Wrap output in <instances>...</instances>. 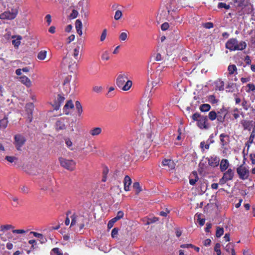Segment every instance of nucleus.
I'll use <instances>...</instances> for the list:
<instances>
[{"label": "nucleus", "instance_id": "nucleus-9", "mask_svg": "<svg viewBox=\"0 0 255 255\" xmlns=\"http://www.w3.org/2000/svg\"><path fill=\"white\" fill-rule=\"evenodd\" d=\"M237 173L243 180L247 179L249 176V170L243 166H240L237 168Z\"/></svg>", "mask_w": 255, "mask_h": 255}, {"label": "nucleus", "instance_id": "nucleus-62", "mask_svg": "<svg viewBox=\"0 0 255 255\" xmlns=\"http://www.w3.org/2000/svg\"><path fill=\"white\" fill-rule=\"evenodd\" d=\"M2 230H8L12 228V226L10 225H6L1 227Z\"/></svg>", "mask_w": 255, "mask_h": 255}, {"label": "nucleus", "instance_id": "nucleus-54", "mask_svg": "<svg viewBox=\"0 0 255 255\" xmlns=\"http://www.w3.org/2000/svg\"><path fill=\"white\" fill-rule=\"evenodd\" d=\"M217 84H219V86H217V88L220 91H221V90H223L224 89V83L223 82H221V81H217L216 82Z\"/></svg>", "mask_w": 255, "mask_h": 255}, {"label": "nucleus", "instance_id": "nucleus-43", "mask_svg": "<svg viewBox=\"0 0 255 255\" xmlns=\"http://www.w3.org/2000/svg\"><path fill=\"white\" fill-rule=\"evenodd\" d=\"M107 35V30L106 29H104L103 30L101 35L100 36V41H104L106 38Z\"/></svg>", "mask_w": 255, "mask_h": 255}, {"label": "nucleus", "instance_id": "nucleus-36", "mask_svg": "<svg viewBox=\"0 0 255 255\" xmlns=\"http://www.w3.org/2000/svg\"><path fill=\"white\" fill-rule=\"evenodd\" d=\"M75 106H76L78 115H81L83 112V110H82V106L80 104V102L79 101H76Z\"/></svg>", "mask_w": 255, "mask_h": 255}, {"label": "nucleus", "instance_id": "nucleus-32", "mask_svg": "<svg viewBox=\"0 0 255 255\" xmlns=\"http://www.w3.org/2000/svg\"><path fill=\"white\" fill-rule=\"evenodd\" d=\"M228 70L229 74H234L237 71V67L235 65H230L228 66Z\"/></svg>", "mask_w": 255, "mask_h": 255}, {"label": "nucleus", "instance_id": "nucleus-55", "mask_svg": "<svg viewBox=\"0 0 255 255\" xmlns=\"http://www.w3.org/2000/svg\"><path fill=\"white\" fill-rule=\"evenodd\" d=\"M68 128L71 132H73L74 131V123L73 121H72L70 123H68Z\"/></svg>", "mask_w": 255, "mask_h": 255}, {"label": "nucleus", "instance_id": "nucleus-52", "mask_svg": "<svg viewBox=\"0 0 255 255\" xmlns=\"http://www.w3.org/2000/svg\"><path fill=\"white\" fill-rule=\"evenodd\" d=\"M75 36L74 34L70 35L66 40V43L69 44L71 42L73 41L75 39Z\"/></svg>", "mask_w": 255, "mask_h": 255}, {"label": "nucleus", "instance_id": "nucleus-42", "mask_svg": "<svg viewBox=\"0 0 255 255\" xmlns=\"http://www.w3.org/2000/svg\"><path fill=\"white\" fill-rule=\"evenodd\" d=\"M70 60V59L66 57L64 59V61L65 62H66V63H68V67H69V69H71L72 68V66L74 65H75L76 64V62H68V61Z\"/></svg>", "mask_w": 255, "mask_h": 255}, {"label": "nucleus", "instance_id": "nucleus-51", "mask_svg": "<svg viewBox=\"0 0 255 255\" xmlns=\"http://www.w3.org/2000/svg\"><path fill=\"white\" fill-rule=\"evenodd\" d=\"M5 159L7 160L8 162L12 163L16 160V158L14 156H6L5 157Z\"/></svg>", "mask_w": 255, "mask_h": 255}, {"label": "nucleus", "instance_id": "nucleus-19", "mask_svg": "<svg viewBox=\"0 0 255 255\" xmlns=\"http://www.w3.org/2000/svg\"><path fill=\"white\" fill-rule=\"evenodd\" d=\"M131 184V180L128 176H126L124 179V189L126 191L129 190V186Z\"/></svg>", "mask_w": 255, "mask_h": 255}, {"label": "nucleus", "instance_id": "nucleus-24", "mask_svg": "<svg viewBox=\"0 0 255 255\" xmlns=\"http://www.w3.org/2000/svg\"><path fill=\"white\" fill-rule=\"evenodd\" d=\"M244 89L246 92L250 93L251 92H255V85L253 83L248 84L245 87Z\"/></svg>", "mask_w": 255, "mask_h": 255}, {"label": "nucleus", "instance_id": "nucleus-15", "mask_svg": "<svg viewBox=\"0 0 255 255\" xmlns=\"http://www.w3.org/2000/svg\"><path fill=\"white\" fill-rule=\"evenodd\" d=\"M11 38L12 39V45L15 48H18L21 43V40L22 39V37L20 35H16L12 36Z\"/></svg>", "mask_w": 255, "mask_h": 255}, {"label": "nucleus", "instance_id": "nucleus-21", "mask_svg": "<svg viewBox=\"0 0 255 255\" xmlns=\"http://www.w3.org/2000/svg\"><path fill=\"white\" fill-rule=\"evenodd\" d=\"M65 100V97L61 95H58L57 97V100L55 101V108L56 110L58 109L60 107V104L62 103Z\"/></svg>", "mask_w": 255, "mask_h": 255}, {"label": "nucleus", "instance_id": "nucleus-11", "mask_svg": "<svg viewBox=\"0 0 255 255\" xmlns=\"http://www.w3.org/2000/svg\"><path fill=\"white\" fill-rule=\"evenodd\" d=\"M81 51L82 49L81 47L77 45L73 48L70 52V54L75 59L78 60L80 58Z\"/></svg>", "mask_w": 255, "mask_h": 255}, {"label": "nucleus", "instance_id": "nucleus-61", "mask_svg": "<svg viewBox=\"0 0 255 255\" xmlns=\"http://www.w3.org/2000/svg\"><path fill=\"white\" fill-rule=\"evenodd\" d=\"M204 26L206 28L210 29L213 27V24L211 22H207L204 24Z\"/></svg>", "mask_w": 255, "mask_h": 255}, {"label": "nucleus", "instance_id": "nucleus-60", "mask_svg": "<svg viewBox=\"0 0 255 255\" xmlns=\"http://www.w3.org/2000/svg\"><path fill=\"white\" fill-rule=\"evenodd\" d=\"M251 80V78L250 77H242L241 79V81L242 83H247L249 82Z\"/></svg>", "mask_w": 255, "mask_h": 255}, {"label": "nucleus", "instance_id": "nucleus-41", "mask_svg": "<svg viewBox=\"0 0 255 255\" xmlns=\"http://www.w3.org/2000/svg\"><path fill=\"white\" fill-rule=\"evenodd\" d=\"M133 188L135 190L136 193H139L141 189L138 182H135L133 185Z\"/></svg>", "mask_w": 255, "mask_h": 255}, {"label": "nucleus", "instance_id": "nucleus-12", "mask_svg": "<svg viewBox=\"0 0 255 255\" xmlns=\"http://www.w3.org/2000/svg\"><path fill=\"white\" fill-rule=\"evenodd\" d=\"M18 79L19 81L25 85L27 88H29L32 86L31 81L27 76L22 75L20 76Z\"/></svg>", "mask_w": 255, "mask_h": 255}, {"label": "nucleus", "instance_id": "nucleus-49", "mask_svg": "<svg viewBox=\"0 0 255 255\" xmlns=\"http://www.w3.org/2000/svg\"><path fill=\"white\" fill-rule=\"evenodd\" d=\"M208 101L211 103H216L218 102V100L213 95H211L208 97Z\"/></svg>", "mask_w": 255, "mask_h": 255}, {"label": "nucleus", "instance_id": "nucleus-5", "mask_svg": "<svg viewBox=\"0 0 255 255\" xmlns=\"http://www.w3.org/2000/svg\"><path fill=\"white\" fill-rule=\"evenodd\" d=\"M13 143L17 150H21L22 148L26 141L25 136L20 133H17L14 135Z\"/></svg>", "mask_w": 255, "mask_h": 255}, {"label": "nucleus", "instance_id": "nucleus-40", "mask_svg": "<svg viewBox=\"0 0 255 255\" xmlns=\"http://www.w3.org/2000/svg\"><path fill=\"white\" fill-rule=\"evenodd\" d=\"M75 27L76 30L82 29V23L80 20L77 19L76 20Z\"/></svg>", "mask_w": 255, "mask_h": 255}, {"label": "nucleus", "instance_id": "nucleus-45", "mask_svg": "<svg viewBox=\"0 0 255 255\" xmlns=\"http://www.w3.org/2000/svg\"><path fill=\"white\" fill-rule=\"evenodd\" d=\"M12 232L14 234H23L27 232L26 231L23 229L13 230Z\"/></svg>", "mask_w": 255, "mask_h": 255}, {"label": "nucleus", "instance_id": "nucleus-14", "mask_svg": "<svg viewBox=\"0 0 255 255\" xmlns=\"http://www.w3.org/2000/svg\"><path fill=\"white\" fill-rule=\"evenodd\" d=\"M209 164L213 167H216L219 164L220 159L217 156L213 155L208 158Z\"/></svg>", "mask_w": 255, "mask_h": 255}, {"label": "nucleus", "instance_id": "nucleus-3", "mask_svg": "<svg viewBox=\"0 0 255 255\" xmlns=\"http://www.w3.org/2000/svg\"><path fill=\"white\" fill-rule=\"evenodd\" d=\"M246 43L244 41H238L236 39L229 40L226 44V47L230 50H242L246 47Z\"/></svg>", "mask_w": 255, "mask_h": 255}, {"label": "nucleus", "instance_id": "nucleus-31", "mask_svg": "<svg viewBox=\"0 0 255 255\" xmlns=\"http://www.w3.org/2000/svg\"><path fill=\"white\" fill-rule=\"evenodd\" d=\"M81 219H82V217L73 216L71 223V226L75 225L76 223L79 222Z\"/></svg>", "mask_w": 255, "mask_h": 255}, {"label": "nucleus", "instance_id": "nucleus-13", "mask_svg": "<svg viewBox=\"0 0 255 255\" xmlns=\"http://www.w3.org/2000/svg\"><path fill=\"white\" fill-rule=\"evenodd\" d=\"M74 107V104L71 100L67 102L63 108V112L66 115L71 113Z\"/></svg>", "mask_w": 255, "mask_h": 255}, {"label": "nucleus", "instance_id": "nucleus-63", "mask_svg": "<svg viewBox=\"0 0 255 255\" xmlns=\"http://www.w3.org/2000/svg\"><path fill=\"white\" fill-rule=\"evenodd\" d=\"M181 248H189L193 247V245L188 244H183L180 246Z\"/></svg>", "mask_w": 255, "mask_h": 255}, {"label": "nucleus", "instance_id": "nucleus-56", "mask_svg": "<svg viewBox=\"0 0 255 255\" xmlns=\"http://www.w3.org/2000/svg\"><path fill=\"white\" fill-rule=\"evenodd\" d=\"M118 233V230L117 228H114L112 231V237L113 238L117 237Z\"/></svg>", "mask_w": 255, "mask_h": 255}, {"label": "nucleus", "instance_id": "nucleus-7", "mask_svg": "<svg viewBox=\"0 0 255 255\" xmlns=\"http://www.w3.org/2000/svg\"><path fill=\"white\" fill-rule=\"evenodd\" d=\"M60 165L64 168L73 170L75 165V162L73 160L66 159L62 157L59 159Z\"/></svg>", "mask_w": 255, "mask_h": 255}, {"label": "nucleus", "instance_id": "nucleus-59", "mask_svg": "<svg viewBox=\"0 0 255 255\" xmlns=\"http://www.w3.org/2000/svg\"><path fill=\"white\" fill-rule=\"evenodd\" d=\"M200 145H201V147L203 149H207L209 148V144H206L205 142L204 141L201 142Z\"/></svg>", "mask_w": 255, "mask_h": 255}, {"label": "nucleus", "instance_id": "nucleus-46", "mask_svg": "<svg viewBox=\"0 0 255 255\" xmlns=\"http://www.w3.org/2000/svg\"><path fill=\"white\" fill-rule=\"evenodd\" d=\"M221 245L220 244H216L214 248L215 251L216 252L217 255H221V251L220 250Z\"/></svg>", "mask_w": 255, "mask_h": 255}, {"label": "nucleus", "instance_id": "nucleus-48", "mask_svg": "<svg viewBox=\"0 0 255 255\" xmlns=\"http://www.w3.org/2000/svg\"><path fill=\"white\" fill-rule=\"evenodd\" d=\"M218 6L220 8H225L226 9H228L230 7L229 5L226 4V3H223V2H220V3H219Z\"/></svg>", "mask_w": 255, "mask_h": 255}, {"label": "nucleus", "instance_id": "nucleus-38", "mask_svg": "<svg viewBox=\"0 0 255 255\" xmlns=\"http://www.w3.org/2000/svg\"><path fill=\"white\" fill-rule=\"evenodd\" d=\"M65 142L66 145L67 146V147L68 148H69L71 150L73 149V148H72L73 143H72L71 140L69 138H68V137L66 138L65 139Z\"/></svg>", "mask_w": 255, "mask_h": 255}, {"label": "nucleus", "instance_id": "nucleus-34", "mask_svg": "<svg viewBox=\"0 0 255 255\" xmlns=\"http://www.w3.org/2000/svg\"><path fill=\"white\" fill-rule=\"evenodd\" d=\"M51 255H63L61 251L57 248H54L52 250L51 252Z\"/></svg>", "mask_w": 255, "mask_h": 255}, {"label": "nucleus", "instance_id": "nucleus-30", "mask_svg": "<svg viewBox=\"0 0 255 255\" xmlns=\"http://www.w3.org/2000/svg\"><path fill=\"white\" fill-rule=\"evenodd\" d=\"M225 249L228 253H231L232 255H235V251L233 248V245L232 244H227L225 247Z\"/></svg>", "mask_w": 255, "mask_h": 255}, {"label": "nucleus", "instance_id": "nucleus-17", "mask_svg": "<svg viewBox=\"0 0 255 255\" xmlns=\"http://www.w3.org/2000/svg\"><path fill=\"white\" fill-rule=\"evenodd\" d=\"M230 164L229 161L226 159H223L220 162V167L222 172L228 169Z\"/></svg>", "mask_w": 255, "mask_h": 255}, {"label": "nucleus", "instance_id": "nucleus-20", "mask_svg": "<svg viewBox=\"0 0 255 255\" xmlns=\"http://www.w3.org/2000/svg\"><path fill=\"white\" fill-rule=\"evenodd\" d=\"M221 144L223 147H224L228 142L229 137L227 135L222 133L220 136Z\"/></svg>", "mask_w": 255, "mask_h": 255}, {"label": "nucleus", "instance_id": "nucleus-53", "mask_svg": "<svg viewBox=\"0 0 255 255\" xmlns=\"http://www.w3.org/2000/svg\"><path fill=\"white\" fill-rule=\"evenodd\" d=\"M102 87L101 86H96L93 87V91L97 93H99L102 91Z\"/></svg>", "mask_w": 255, "mask_h": 255}, {"label": "nucleus", "instance_id": "nucleus-58", "mask_svg": "<svg viewBox=\"0 0 255 255\" xmlns=\"http://www.w3.org/2000/svg\"><path fill=\"white\" fill-rule=\"evenodd\" d=\"M78 12L76 10H73L72 13L70 14V17L71 18H75L77 16Z\"/></svg>", "mask_w": 255, "mask_h": 255}, {"label": "nucleus", "instance_id": "nucleus-18", "mask_svg": "<svg viewBox=\"0 0 255 255\" xmlns=\"http://www.w3.org/2000/svg\"><path fill=\"white\" fill-rule=\"evenodd\" d=\"M26 110L28 112V118L29 122H30L32 121V112L34 109V106L32 104L30 103L26 106Z\"/></svg>", "mask_w": 255, "mask_h": 255}, {"label": "nucleus", "instance_id": "nucleus-27", "mask_svg": "<svg viewBox=\"0 0 255 255\" xmlns=\"http://www.w3.org/2000/svg\"><path fill=\"white\" fill-rule=\"evenodd\" d=\"M191 178H193L190 179L189 183L191 185H193L195 184L198 179L197 173L196 172H192V174L191 175Z\"/></svg>", "mask_w": 255, "mask_h": 255}, {"label": "nucleus", "instance_id": "nucleus-57", "mask_svg": "<svg viewBox=\"0 0 255 255\" xmlns=\"http://www.w3.org/2000/svg\"><path fill=\"white\" fill-rule=\"evenodd\" d=\"M169 24L167 22H164L163 23L161 26V28L162 30L165 31L166 30L169 28Z\"/></svg>", "mask_w": 255, "mask_h": 255}, {"label": "nucleus", "instance_id": "nucleus-35", "mask_svg": "<svg viewBox=\"0 0 255 255\" xmlns=\"http://www.w3.org/2000/svg\"><path fill=\"white\" fill-rule=\"evenodd\" d=\"M210 105L205 104L202 105L200 107V109L202 112H207L210 110Z\"/></svg>", "mask_w": 255, "mask_h": 255}, {"label": "nucleus", "instance_id": "nucleus-23", "mask_svg": "<svg viewBox=\"0 0 255 255\" xmlns=\"http://www.w3.org/2000/svg\"><path fill=\"white\" fill-rule=\"evenodd\" d=\"M102 132V128H101L97 127L91 129L89 133L92 136H97L99 135Z\"/></svg>", "mask_w": 255, "mask_h": 255}, {"label": "nucleus", "instance_id": "nucleus-29", "mask_svg": "<svg viewBox=\"0 0 255 255\" xmlns=\"http://www.w3.org/2000/svg\"><path fill=\"white\" fill-rule=\"evenodd\" d=\"M128 32L126 31L125 32H122L120 34L119 39L121 41H126L128 37Z\"/></svg>", "mask_w": 255, "mask_h": 255}, {"label": "nucleus", "instance_id": "nucleus-50", "mask_svg": "<svg viewBox=\"0 0 255 255\" xmlns=\"http://www.w3.org/2000/svg\"><path fill=\"white\" fill-rule=\"evenodd\" d=\"M71 79H72L71 76H69L67 77L64 80V85L65 86H68V87H69V83H70V82Z\"/></svg>", "mask_w": 255, "mask_h": 255}, {"label": "nucleus", "instance_id": "nucleus-44", "mask_svg": "<svg viewBox=\"0 0 255 255\" xmlns=\"http://www.w3.org/2000/svg\"><path fill=\"white\" fill-rule=\"evenodd\" d=\"M217 117V114L215 112L211 111L209 114V118L211 121H214Z\"/></svg>", "mask_w": 255, "mask_h": 255}, {"label": "nucleus", "instance_id": "nucleus-22", "mask_svg": "<svg viewBox=\"0 0 255 255\" xmlns=\"http://www.w3.org/2000/svg\"><path fill=\"white\" fill-rule=\"evenodd\" d=\"M47 52L46 50H41L37 54V58L39 60H45L47 58Z\"/></svg>", "mask_w": 255, "mask_h": 255}, {"label": "nucleus", "instance_id": "nucleus-37", "mask_svg": "<svg viewBox=\"0 0 255 255\" xmlns=\"http://www.w3.org/2000/svg\"><path fill=\"white\" fill-rule=\"evenodd\" d=\"M123 16L122 11L120 10H117L115 12V14L114 15V19L116 20H119Z\"/></svg>", "mask_w": 255, "mask_h": 255}, {"label": "nucleus", "instance_id": "nucleus-26", "mask_svg": "<svg viewBox=\"0 0 255 255\" xmlns=\"http://www.w3.org/2000/svg\"><path fill=\"white\" fill-rule=\"evenodd\" d=\"M8 124L7 118L4 117L2 119H0V129H5Z\"/></svg>", "mask_w": 255, "mask_h": 255}, {"label": "nucleus", "instance_id": "nucleus-64", "mask_svg": "<svg viewBox=\"0 0 255 255\" xmlns=\"http://www.w3.org/2000/svg\"><path fill=\"white\" fill-rule=\"evenodd\" d=\"M45 19L48 23V25H49L51 22V18L50 14H47L45 16Z\"/></svg>", "mask_w": 255, "mask_h": 255}, {"label": "nucleus", "instance_id": "nucleus-1", "mask_svg": "<svg viewBox=\"0 0 255 255\" xmlns=\"http://www.w3.org/2000/svg\"><path fill=\"white\" fill-rule=\"evenodd\" d=\"M116 84L122 90L127 91L131 87L132 83L128 79L127 73L121 72L117 75Z\"/></svg>", "mask_w": 255, "mask_h": 255}, {"label": "nucleus", "instance_id": "nucleus-47", "mask_svg": "<svg viewBox=\"0 0 255 255\" xmlns=\"http://www.w3.org/2000/svg\"><path fill=\"white\" fill-rule=\"evenodd\" d=\"M145 219L147 220V222L146 223V225H149L150 224L154 223L158 220V219L156 217H153V218H149V219Z\"/></svg>", "mask_w": 255, "mask_h": 255}, {"label": "nucleus", "instance_id": "nucleus-39", "mask_svg": "<svg viewBox=\"0 0 255 255\" xmlns=\"http://www.w3.org/2000/svg\"><path fill=\"white\" fill-rule=\"evenodd\" d=\"M224 229L222 228L218 227L216 231V237L218 238L222 236L224 234Z\"/></svg>", "mask_w": 255, "mask_h": 255}, {"label": "nucleus", "instance_id": "nucleus-10", "mask_svg": "<svg viewBox=\"0 0 255 255\" xmlns=\"http://www.w3.org/2000/svg\"><path fill=\"white\" fill-rule=\"evenodd\" d=\"M66 124H68V121L64 119H60L57 121L55 123V128L57 131L64 130L66 128Z\"/></svg>", "mask_w": 255, "mask_h": 255}, {"label": "nucleus", "instance_id": "nucleus-28", "mask_svg": "<svg viewBox=\"0 0 255 255\" xmlns=\"http://www.w3.org/2000/svg\"><path fill=\"white\" fill-rule=\"evenodd\" d=\"M147 111V107L145 105H142L139 107V109L137 111V114L142 118V116L144 114V112H146Z\"/></svg>", "mask_w": 255, "mask_h": 255}, {"label": "nucleus", "instance_id": "nucleus-4", "mask_svg": "<svg viewBox=\"0 0 255 255\" xmlns=\"http://www.w3.org/2000/svg\"><path fill=\"white\" fill-rule=\"evenodd\" d=\"M192 119L194 121L197 122V126L200 128L207 129L209 128L207 117L195 113L192 116Z\"/></svg>", "mask_w": 255, "mask_h": 255}, {"label": "nucleus", "instance_id": "nucleus-25", "mask_svg": "<svg viewBox=\"0 0 255 255\" xmlns=\"http://www.w3.org/2000/svg\"><path fill=\"white\" fill-rule=\"evenodd\" d=\"M30 234H33L34 237L38 238L41 243H44L46 242V239L42 234L35 232H31Z\"/></svg>", "mask_w": 255, "mask_h": 255}, {"label": "nucleus", "instance_id": "nucleus-6", "mask_svg": "<svg viewBox=\"0 0 255 255\" xmlns=\"http://www.w3.org/2000/svg\"><path fill=\"white\" fill-rule=\"evenodd\" d=\"M151 84L152 86L149 92V96L150 97H152L158 87L161 86L163 84L161 78L159 76L151 75Z\"/></svg>", "mask_w": 255, "mask_h": 255}, {"label": "nucleus", "instance_id": "nucleus-2", "mask_svg": "<svg viewBox=\"0 0 255 255\" xmlns=\"http://www.w3.org/2000/svg\"><path fill=\"white\" fill-rule=\"evenodd\" d=\"M19 8L17 6H13L0 14V19L2 20H11L17 15Z\"/></svg>", "mask_w": 255, "mask_h": 255}, {"label": "nucleus", "instance_id": "nucleus-16", "mask_svg": "<svg viewBox=\"0 0 255 255\" xmlns=\"http://www.w3.org/2000/svg\"><path fill=\"white\" fill-rule=\"evenodd\" d=\"M162 164L166 168L172 169L175 168V164L174 161L171 159H164L162 162Z\"/></svg>", "mask_w": 255, "mask_h": 255}, {"label": "nucleus", "instance_id": "nucleus-33", "mask_svg": "<svg viewBox=\"0 0 255 255\" xmlns=\"http://www.w3.org/2000/svg\"><path fill=\"white\" fill-rule=\"evenodd\" d=\"M101 58L103 61H108L110 59L109 52L107 51L104 52L101 55Z\"/></svg>", "mask_w": 255, "mask_h": 255}, {"label": "nucleus", "instance_id": "nucleus-8", "mask_svg": "<svg viewBox=\"0 0 255 255\" xmlns=\"http://www.w3.org/2000/svg\"><path fill=\"white\" fill-rule=\"evenodd\" d=\"M234 171L231 168H229L228 170L224 173L223 176L219 180V184L223 185L228 181L233 179L234 176Z\"/></svg>", "mask_w": 255, "mask_h": 255}]
</instances>
